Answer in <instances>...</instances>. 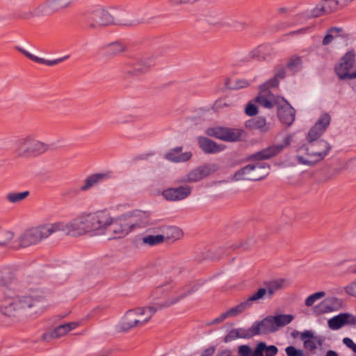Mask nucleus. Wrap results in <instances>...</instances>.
<instances>
[{
    "label": "nucleus",
    "mask_w": 356,
    "mask_h": 356,
    "mask_svg": "<svg viewBox=\"0 0 356 356\" xmlns=\"http://www.w3.org/2000/svg\"><path fill=\"white\" fill-rule=\"evenodd\" d=\"M49 145L38 139L35 134H28L19 138L15 145L14 152L19 158H30L43 154Z\"/></svg>",
    "instance_id": "423d86ee"
},
{
    "label": "nucleus",
    "mask_w": 356,
    "mask_h": 356,
    "mask_svg": "<svg viewBox=\"0 0 356 356\" xmlns=\"http://www.w3.org/2000/svg\"><path fill=\"white\" fill-rule=\"evenodd\" d=\"M97 210L83 211L70 221H57L51 223L53 234L61 232L72 237L86 234L96 235Z\"/></svg>",
    "instance_id": "f03ea898"
},
{
    "label": "nucleus",
    "mask_w": 356,
    "mask_h": 356,
    "mask_svg": "<svg viewBox=\"0 0 356 356\" xmlns=\"http://www.w3.org/2000/svg\"><path fill=\"white\" fill-rule=\"evenodd\" d=\"M343 343L347 347L350 348L354 353H356V343H355L351 339H350L348 337L343 338Z\"/></svg>",
    "instance_id": "bf43d9fd"
},
{
    "label": "nucleus",
    "mask_w": 356,
    "mask_h": 356,
    "mask_svg": "<svg viewBox=\"0 0 356 356\" xmlns=\"http://www.w3.org/2000/svg\"><path fill=\"white\" fill-rule=\"evenodd\" d=\"M238 353L240 356H252V349L248 345H241L238 348Z\"/></svg>",
    "instance_id": "4d7b16f0"
},
{
    "label": "nucleus",
    "mask_w": 356,
    "mask_h": 356,
    "mask_svg": "<svg viewBox=\"0 0 356 356\" xmlns=\"http://www.w3.org/2000/svg\"><path fill=\"white\" fill-rule=\"evenodd\" d=\"M314 337H316V336H314V332L310 330H305L300 334V339L303 341V343L305 342V340L313 339Z\"/></svg>",
    "instance_id": "052dcab7"
},
{
    "label": "nucleus",
    "mask_w": 356,
    "mask_h": 356,
    "mask_svg": "<svg viewBox=\"0 0 356 356\" xmlns=\"http://www.w3.org/2000/svg\"><path fill=\"white\" fill-rule=\"evenodd\" d=\"M252 164L248 165L241 170H238L235 173L234 177L237 181L239 180H250V181H258L261 179V176L259 175H252Z\"/></svg>",
    "instance_id": "2f4dec72"
},
{
    "label": "nucleus",
    "mask_w": 356,
    "mask_h": 356,
    "mask_svg": "<svg viewBox=\"0 0 356 356\" xmlns=\"http://www.w3.org/2000/svg\"><path fill=\"white\" fill-rule=\"evenodd\" d=\"M249 86V83L248 81L244 79H238L236 81V85L234 86V88H243Z\"/></svg>",
    "instance_id": "680f3d73"
},
{
    "label": "nucleus",
    "mask_w": 356,
    "mask_h": 356,
    "mask_svg": "<svg viewBox=\"0 0 356 356\" xmlns=\"http://www.w3.org/2000/svg\"><path fill=\"white\" fill-rule=\"evenodd\" d=\"M245 112L249 116H254L258 113L257 107L254 104L249 102L245 107Z\"/></svg>",
    "instance_id": "13d9d810"
},
{
    "label": "nucleus",
    "mask_w": 356,
    "mask_h": 356,
    "mask_svg": "<svg viewBox=\"0 0 356 356\" xmlns=\"http://www.w3.org/2000/svg\"><path fill=\"white\" fill-rule=\"evenodd\" d=\"M105 49L107 53L111 55H115L124 52L126 50V46L120 42H114L108 44L105 47Z\"/></svg>",
    "instance_id": "a18cd8bd"
},
{
    "label": "nucleus",
    "mask_w": 356,
    "mask_h": 356,
    "mask_svg": "<svg viewBox=\"0 0 356 356\" xmlns=\"http://www.w3.org/2000/svg\"><path fill=\"white\" fill-rule=\"evenodd\" d=\"M130 232L143 229L149 225L148 213L142 211H134L124 213Z\"/></svg>",
    "instance_id": "ddd939ff"
},
{
    "label": "nucleus",
    "mask_w": 356,
    "mask_h": 356,
    "mask_svg": "<svg viewBox=\"0 0 356 356\" xmlns=\"http://www.w3.org/2000/svg\"><path fill=\"white\" fill-rule=\"evenodd\" d=\"M302 64L303 62L300 56L293 55L289 58L286 67L293 72H298L302 69Z\"/></svg>",
    "instance_id": "79ce46f5"
},
{
    "label": "nucleus",
    "mask_w": 356,
    "mask_h": 356,
    "mask_svg": "<svg viewBox=\"0 0 356 356\" xmlns=\"http://www.w3.org/2000/svg\"><path fill=\"white\" fill-rule=\"evenodd\" d=\"M154 65V56L151 54L138 56L131 64L132 73L136 75L145 74L149 72Z\"/></svg>",
    "instance_id": "2eb2a0df"
},
{
    "label": "nucleus",
    "mask_w": 356,
    "mask_h": 356,
    "mask_svg": "<svg viewBox=\"0 0 356 356\" xmlns=\"http://www.w3.org/2000/svg\"><path fill=\"white\" fill-rule=\"evenodd\" d=\"M252 325L256 335L266 334L276 331L272 316H268L260 322L254 323Z\"/></svg>",
    "instance_id": "393cba45"
},
{
    "label": "nucleus",
    "mask_w": 356,
    "mask_h": 356,
    "mask_svg": "<svg viewBox=\"0 0 356 356\" xmlns=\"http://www.w3.org/2000/svg\"><path fill=\"white\" fill-rule=\"evenodd\" d=\"M129 233L124 214L114 218L107 209L97 210L96 235L107 234L109 238H122Z\"/></svg>",
    "instance_id": "7ed1b4c3"
},
{
    "label": "nucleus",
    "mask_w": 356,
    "mask_h": 356,
    "mask_svg": "<svg viewBox=\"0 0 356 356\" xmlns=\"http://www.w3.org/2000/svg\"><path fill=\"white\" fill-rule=\"evenodd\" d=\"M325 356H339L338 354L334 350H328Z\"/></svg>",
    "instance_id": "338daca9"
},
{
    "label": "nucleus",
    "mask_w": 356,
    "mask_h": 356,
    "mask_svg": "<svg viewBox=\"0 0 356 356\" xmlns=\"http://www.w3.org/2000/svg\"><path fill=\"white\" fill-rule=\"evenodd\" d=\"M84 22L87 29L99 30L113 24V18L108 11L99 7L86 13Z\"/></svg>",
    "instance_id": "6e6552de"
},
{
    "label": "nucleus",
    "mask_w": 356,
    "mask_h": 356,
    "mask_svg": "<svg viewBox=\"0 0 356 356\" xmlns=\"http://www.w3.org/2000/svg\"><path fill=\"white\" fill-rule=\"evenodd\" d=\"M81 323L78 321H72L61 324L44 335L46 339H56L67 335L71 331L78 327Z\"/></svg>",
    "instance_id": "6ab92c4d"
},
{
    "label": "nucleus",
    "mask_w": 356,
    "mask_h": 356,
    "mask_svg": "<svg viewBox=\"0 0 356 356\" xmlns=\"http://www.w3.org/2000/svg\"><path fill=\"white\" fill-rule=\"evenodd\" d=\"M269 88L264 86V84L262 85L261 86V92L256 98V102L259 105L266 108H271L277 104V99L268 90Z\"/></svg>",
    "instance_id": "412c9836"
},
{
    "label": "nucleus",
    "mask_w": 356,
    "mask_h": 356,
    "mask_svg": "<svg viewBox=\"0 0 356 356\" xmlns=\"http://www.w3.org/2000/svg\"><path fill=\"white\" fill-rule=\"evenodd\" d=\"M14 240V232L10 230L0 228V248H7L13 250Z\"/></svg>",
    "instance_id": "473e14b6"
},
{
    "label": "nucleus",
    "mask_w": 356,
    "mask_h": 356,
    "mask_svg": "<svg viewBox=\"0 0 356 356\" xmlns=\"http://www.w3.org/2000/svg\"><path fill=\"white\" fill-rule=\"evenodd\" d=\"M218 166L213 163H209L200 166L189 172L182 180L184 182H197L214 173Z\"/></svg>",
    "instance_id": "4468645a"
},
{
    "label": "nucleus",
    "mask_w": 356,
    "mask_h": 356,
    "mask_svg": "<svg viewBox=\"0 0 356 356\" xmlns=\"http://www.w3.org/2000/svg\"><path fill=\"white\" fill-rule=\"evenodd\" d=\"M340 307L339 300L336 298H327L314 308V312L319 315L337 310Z\"/></svg>",
    "instance_id": "5701e85b"
},
{
    "label": "nucleus",
    "mask_w": 356,
    "mask_h": 356,
    "mask_svg": "<svg viewBox=\"0 0 356 356\" xmlns=\"http://www.w3.org/2000/svg\"><path fill=\"white\" fill-rule=\"evenodd\" d=\"M309 30V28L307 27V28H305V29H299L298 31H293L291 32L290 34L291 35H296V34H305L307 33V31Z\"/></svg>",
    "instance_id": "e2e57ef3"
},
{
    "label": "nucleus",
    "mask_w": 356,
    "mask_h": 356,
    "mask_svg": "<svg viewBox=\"0 0 356 356\" xmlns=\"http://www.w3.org/2000/svg\"><path fill=\"white\" fill-rule=\"evenodd\" d=\"M30 195L29 191L22 192H9L6 195V200L10 204H19L24 201Z\"/></svg>",
    "instance_id": "e433bc0d"
},
{
    "label": "nucleus",
    "mask_w": 356,
    "mask_h": 356,
    "mask_svg": "<svg viewBox=\"0 0 356 356\" xmlns=\"http://www.w3.org/2000/svg\"><path fill=\"white\" fill-rule=\"evenodd\" d=\"M53 234L51 223L29 227L15 237L13 250H19L36 245Z\"/></svg>",
    "instance_id": "20e7f679"
},
{
    "label": "nucleus",
    "mask_w": 356,
    "mask_h": 356,
    "mask_svg": "<svg viewBox=\"0 0 356 356\" xmlns=\"http://www.w3.org/2000/svg\"><path fill=\"white\" fill-rule=\"evenodd\" d=\"M286 354L287 356H307L303 350L297 349L294 346H290L285 349Z\"/></svg>",
    "instance_id": "6e6d98bb"
},
{
    "label": "nucleus",
    "mask_w": 356,
    "mask_h": 356,
    "mask_svg": "<svg viewBox=\"0 0 356 356\" xmlns=\"http://www.w3.org/2000/svg\"><path fill=\"white\" fill-rule=\"evenodd\" d=\"M253 170L252 175H259L261 176V179H264L268 173L270 167L268 165L259 162L255 164H252Z\"/></svg>",
    "instance_id": "c03bdc74"
},
{
    "label": "nucleus",
    "mask_w": 356,
    "mask_h": 356,
    "mask_svg": "<svg viewBox=\"0 0 356 356\" xmlns=\"http://www.w3.org/2000/svg\"><path fill=\"white\" fill-rule=\"evenodd\" d=\"M254 330H253V325H252L249 329L245 330L243 328L235 329L230 332L229 337L236 336V337L240 338H250L253 336H255Z\"/></svg>",
    "instance_id": "37998d69"
},
{
    "label": "nucleus",
    "mask_w": 356,
    "mask_h": 356,
    "mask_svg": "<svg viewBox=\"0 0 356 356\" xmlns=\"http://www.w3.org/2000/svg\"><path fill=\"white\" fill-rule=\"evenodd\" d=\"M293 316L291 314L272 316V319L276 330H277L280 327H284L289 324L293 321Z\"/></svg>",
    "instance_id": "4c0bfd02"
},
{
    "label": "nucleus",
    "mask_w": 356,
    "mask_h": 356,
    "mask_svg": "<svg viewBox=\"0 0 356 356\" xmlns=\"http://www.w3.org/2000/svg\"><path fill=\"white\" fill-rule=\"evenodd\" d=\"M206 134L224 141L234 142L240 138L241 136V131L237 129L215 127L208 128L206 130Z\"/></svg>",
    "instance_id": "f8f14e48"
},
{
    "label": "nucleus",
    "mask_w": 356,
    "mask_h": 356,
    "mask_svg": "<svg viewBox=\"0 0 356 356\" xmlns=\"http://www.w3.org/2000/svg\"><path fill=\"white\" fill-rule=\"evenodd\" d=\"M323 341L321 337H316L313 339H308L307 340H305L304 347L307 350H310L311 352H314L318 346H321L322 345Z\"/></svg>",
    "instance_id": "de8ad7c7"
},
{
    "label": "nucleus",
    "mask_w": 356,
    "mask_h": 356,
    "mask_svg": "<svg viewBox=\"0 0 356 356\" xmlns=\"http://www.w3.org/2000/svg\"><path fill=\"white\" fill-rule=\"evenodd\" d=\"M190 293V291L179 293L170 284L158 286L154 291V296L161 300L158 302L159 308L170 307Z\"/></svg>",
    "instance_id": "1a4fd4ad"
},
{
    "label": "nucleus",
    "mask_w": 356,
    "mask_h": 356,
    "mask_svg": "<svg viewBox=\"0 0 356 356\" xmlns=\"http://www.w3.org/2000/svg\"><path fill=\"white\" fill-rule=\"evenodd\" d=\"M331 149L330 145L324 140H308V143L297 150L296 159L299 163L313 165L322 161Z\"/></svg>",
    "instance_id": "39448f33"
},
{
    "label": "nucleus",
    "mask_w": 356,
    "mask_h": 356,
    "mask_svg": "<svg viewBox=\"0 0 356 356\" xmlns=\"http://www.w3.org/2000/svg\"><path fill=\"white\" fill-rule=\"evenodd\" d=\"M285 76V70L284 68L281 67L279 69L275 74V76L264 83V86L267 88H273L276 87L279 84V79H283Z\"/></svg>",
    "instance_id": "09e8293b"
},
{
    "label": "nucleus",
    "mask_w": 356,
    "mask_h": 356,
    "mask_svg": "<svg viewBox=\"0 0 356 356\" xmlns=\"http://www.w3.org/2000/svg\"><path fill=\"white\" fill-rule=\"evenodd\" d=\"M264 286L267 290V298H271L277 291L286 288L288 282L284 279L279 278L264 282Z\"/></svg>",
    "instance_id": "bb28decb"
},
{
    "label": "nucleus",
    "mask_w": 356,
    "mask_h": 356,
    "mask_svg": "<svg viewBox=\"0 0 356 356\" xmlns=\"http://www.w3.org/2000/svg\"><path fill=\"white\" fill-rule=\"evenodd\" d=\"M241 313L242 312L240 310V309L238 308V305H236V306L229 309L226 312L220 314L218 317H216L213 320H212L209 324V325H215V324L220 323L223 322L225 319L230 318V317L236 316L241 314Z\"/></svg>",
    "instance_id": "72a5a7b5"
},
{
    "label": "nucleus",
    "mask_w": 356,
    "mask_h": 356,
    "mask_svg": "<svg viewBox=\"0 0 356 356\" xmlns=\"http://www.w3.org/2000/svg\"><path fill=\"white\" fill-rule=\"evenodd\" d=\"M224 105L225 106H228V104H226L225 102H224V100H222V99H219V100L216 101V103H215V106L217 108L222 107Z\"/></svg>",
    "instance_id": "0e129e2a"
},
{
    "label": "nucleus",
    "mask_w": 356,
    "mask_h": 356,
    "mask_svg": "<svg viewBox=\"0 0 356 356\" xmlns=\"http://www.w3.org/2000/svg\"><path fill=\"white\" fill-rule=\"evenodd\" d=\"M278 349L275 346H267L264 342H259L252 350V356H275L277 355Z\"/></svg>",
    "instance_id": "7c9ffc66"
},
{
    "label": "nucleus",
    "mask_w": 356,
    "mask_h": 356,
    "mask_svg": "<svg viewBox=\"0 0 356 356\" xmlns=\"http://www.w3.org/2000/svg\"><path fill=\"white\" fill-rule=\"evenodd\" d=\"M341 31L342 29L340 28L332 27L329 29L322 40V44L323 46H327L332 43L333 40L340 35Z\"/></svg>",
    "instance_id": "ea45409f"
},
{
    "label": "nucleus",
    "mask_w": 356,
    "mask_h": 356,
    "mask_svg": "<svg viewBox=\"0 0 356 356\" xmlns=\"http://www.w3.org/2000/svg\"><path fill=\"white\" fill-rule=\"evenodd\" d=\"M327 14L326 9L323 1L317 4L311 11V16L313 17H318Z\"/></svg>",
    "instance_id": "864d4df0"
},
{
    "label": "nucleus",
    "mask_w": 356,
    "mask_h": 356,
    "mask_svg": "<svg viewBox=\"0 0 356 356\" xmlns=\"http://www.w3.org/2000/svg\"><path fill=\"white\" fill-rule=\"evenodd\" d=\"M16 49L18 51H19L20 53H22L23 55H24L26 57L29 58L30 60H31L35 63H38L44 64L47 66H54L56 65H58V64L65 61V60H67L70 58L69 55H66L65 56H63V57H60V58H56V59H54L52 60H46L42 58L36 56L32 54L31 53L29 52L28 51L25 50L22 47H17Z\"/></svg>",
    "instance_id": "b1692460"
},
{
    "label": "nucleus",
    "mask_w": 356,
    "mask_h": 356,
    "mask_svg": "<svg viewBox=\"0 0 356 356\" xmlns=\"http://www.w3.org/2000/svg\"><path fill=\"white\" fill-rule=\"evenodd\" d=\"M165 241V236L163 234L147 235L142 238V243L149 246L157 245Z\"/></svg>",
    "instance_id": "58836bf2"
},
{
    "label": "nucleus",
    "mask_w": 356,
    "mask_h": 356,
    "mask_svg": "<svg viewBox=\"0 0 356 356\" xmlns=\"http://www.w3.org/2000/svg\"><path fill=\"white\" fill-rule=\"evenodd\" d=\"M339 3L341 4V7L343 8L346 6L348 3L353 1L354 0H339Z\"/></svg>",
    "instance_id": "69168bd1"
},
{
    "label": "nucleus",
    "mask_w": 356,
    "mask_h": 356,
    "mask_svg": "<svg viewBox=\"0 0 356 356\" xmlns=\"http://www.w3.org/2000/svg\"><path fill=\"white\" fill-rule=\"evenodd\" d=\"M323 3L327 14L341 8L339 0H324Z\"/></svg>",
    "instance_id": "3c124183"
},
{
    "label": "nucleus",
    "mask_w": 356,
    "mask_h": 356,
    "mask_svg": "<svg viewBox=\"0 0 356 356\" xmlns=\"http://www.w3.org/2000/svg\"><path fill=\"white\" fill-rule=\"evenodd\" d=\"M289 138H286L284 145H275L270 146L253 154L252 158L256 160L268 159L280 153L285 146H287L289 144Z\"/></svg>",
    "instance_id": "aec40b11"
},
{
    "label": "nucleus",
    "mask_w": 356,
    "mask_h": 356,
    "mask_svg": "<svg viewBox=\"0 0 356 356\" xmlns=\"http://www.w3.org/2000/svg\"><path fill=\"white\" fill-rule=\"evenodd\" d=\"M190 293V291L179 293L170 284L158 286L154 291V296L161 300L158 302L159 308L170 307Z\"/></svg>",
    "instance_id": "9d476101"
},
{
    "label": "nucleus",
    "mask_w": 356,
    "mask_h": 356,
    "mask_svg": "<svg viewBox=\"0 0 356 356\" xmlns=\"http://www.w3.org/2000/svg\"><path fill=\"white\" fill-rule=\"evenodd\" d=\"M108 173H96L87 177L83 181L79 190L81 192H86L96 186L100 181L109 178Z\"/></svg>",
    "instance_id": "cd10ccee"
},
{
    "label": "nucleus",
    "mask_w": 356,
    "mask_h": 356,
    "mask_svg": "<svg viewBox=\"0 0 356 356\" xmlns=\"http://www.w3.org/2000/svg\"><path fill=\"white\" fill-rule=\"evenodd\" d=\"M265 296L267 297V290L265 289L264 286L259 288L255 292L252 293L246 300L239 303L238 305V308L243 313L244 311L250 308L253 302H257L263 299Z\"/></svg>",
    "instance_id": "a878e982"
},
{
    "label": "nucleus",
    "mask_w": 356,
    "mask_h": 356,
    "mask_svg": "<svg viewBox=\"0 0 356 356\" xmlns=\"http://www.w3.org/2000/svg\"><path fill=\"white\" fill-rule=\"evenodd\" d=\"M351 272L356 274V268H353ZM344 290L348 295L356 298V280L346 286Z\"/></svg>",
    "instance_id": "5fc2aeb1"
},
{
    "label": "nucleus",
    "mask_w": 356,
    "mask_h": 356,
    "mask_svg": "<svg viewBox=\"0 0 356 356\" xmlns=\"http://www.w3.org/2000/svg\"><path fill=\"white\" fill-rule=\"evenodd\" d=\"M250 123L252 124V127L259 129L262 132H266L269 129L268 125L267 124L264 118L258 117L252 120Z\"/></svg>",
    "instance_id": "8fccbe9b"
},
{
    "label": "nucleus",
    "mask_w": 356,
    "mask_h": 356,
    "mask_svg": "<svg viewBox=\"0 0 356 356\" xmlns=\"http://www.w3.org/2000/svg\"><path fill=\"white\" fill-rule=\"evenodd\" d=\"M241 313L242 312L240 310V309L238 308V305H236V306L229 309L226 312L220 314L218 317H216L213 320H212L209 324V325H215V324L220 323L223 322L225 319L230 318V317L236 316L241 314Z\"/></svg>",
    "instance_id": "f704fd0d"
},
{
    "label": "nucleus",
    "mask_w": 356,
    "mask_h": 356,
    "mask_svg": "<svg viewBox=\"0 0 356 356\" xmlns=\"http://www.w3.org/2000/svg\"><path fill=\"white\" fill-rule=\"evenodd\" d=\"M331 118L327 113L322 114L314 127L309 130L307 140H317L326 130L330 123Z\"/></svg>",
    "instance_id": "dca6fc26"
},
{
    "label": "nucleus",
    "mask_w": 356,
    "mask_h": 356,
    "mask_svg": "<svg viewBox=\"0 0 356 356\" xmlns=\"http://www.w3.org/2000/svg\"><path fill=\"white\" fill-rule=\"evenodd\" d=\"M330 329L337 330L346 325H356V317L348 313H341L327 321Z\"/></svg>",
    "instance_id": "f3484780"
},
{
    "label": "nucleus",
    "mask_w": 356,
    "mask_h": 356,
    "mask_svg": "<svg viewBox=\"0 0 356 356\" xmlns=\"http://www.w3.org/2000/svg\"><path fill=\"white\" fill-rule=\"evenodd\" d=\"M156 310L157 308L154 306L129 309L122 317L119 326L123 331L142 327L149 322Z\"/></svg>",
    "instance_id": "0eeeda50"
},
{
    "label": "nucleus",
    "mask_w": 356,
    "mask_h": 356,
    "mask_svg": "<svg viewBox=\"0 0 356 356\" xmlns=\"http://www.w3.org/2000/svg\"><path fill=\"white\" fill-rule=\"evenodd\" d=\"M355 64V53L353 50L347 51L334 67V71L340 80L356 79V70L351 71Z\"/></svg>",
    "instance_id": "9b49d317"
},
{
    "label": "nucleus",
    "mask_w": 356,
    "mask_h": 356,
    "mask_svg": "<svg viewBox=\"0 0 356 356\" xmlns=\"http://www.w3.org/2000/svg\"><path fill=\"white\" fill-rule=\"evenodd\" d=\"M0 286L3 287L0 312L3 316L13 318H35L46 309L47 301L42 294L20 293L22 283L13 268H0Z\"/></svg>",
    "instance_id": "f257e3e1"
},
{
    "label": "nucleus",
    "mask_w": 356,
    "mask_h": 356,
    "mask_svg": "<svg viewBox=\"0 0 356 356\" xmlns=\"http://www.w3.org/2000/svg\"><path fill=\"white\" fill-rule=\"evenodd\" d=\"M252 56H259L262 59H266L267 57L273 54V49L267 45H261L257 49L252 51Z\"/></svg>",
    "instance_id": "49530a36"
},
{
    "label": "nucleus",
    "mask_w": 356,
    "mask_h": 356,
    "mask_svg": "<svg viewBox=\"0 0 356 356\" xmlns=\"http://www.w3.org/2000/svg\"><path fill=\"white\" fill-rule=\"evenodd\" d=\"M197 141L202 151L207 154L218 153L224 149L222 145H218L216 143L206 137H198Z\"/></svg>",
    "instance_id": "c756f323"
},
{
    "label": "nucleus",
    "mask_w": 356,
    "mask_h": 356,
    "mask_svg": "<svg viewBox=\"0 0 356 356\" xmlns=\"http://www.w3.org/2000/svg\"><path fill=\"white\" fill-rule=\"evenodd\" d=\"M325 296V293L324 291H318L314 293L310 296H309L306 299L305 304L307 307L312 306L316 301L324 298Z\"/></svg>",
    "instance_id": "603ef678"
},
{
    "label": "nucleus",
    "mask_w": 356,
    "mask_h": 356,
    "mask_svg": "<svg viewBox=\"0 0 356 356\" xmlns=\"http://www.w3.org/2000/svg\"><path fill=\"white\" fill-rule=\"evenodd\" d=\"M213 350H207L204 352V356H209V355H211L213 353Z\"/></svg>",
    "instance_id": "774afa93"
},
{
    "label": "nucleus",
    "mask_w": 356,
    "mask_h": 356,
    "mask_svg": "<svg viewBox=\"0 0 356 356\" xmlns=\"http://www.w3.org/2000/svg\"><path fill=\"white\" fill-rule=\"evenodd\" d=\"M70 3L71 0H48L47 1V6L54 12L66 8Z\"/></svg>",
    "instance_id": "a19ab883"
},
{
    "label": "nucleus",
    "mask_w": 356,
    "mask_h": 356,
    "mask_svg": "<svg viewBox=\"0 0 356 356\" xmlns=\"http://www.w3.org/2000/svg\"><path fill=\"white\" fill-rule=\"evenodd\" d=\"M191 193L189 186L170 188L163 191L162 195L168 201H179L186 198Z\"/></svg>",
    "instance_id": "a211bd4d"
},
{
    "label": "nucleus",
    "mask_w": 356,
    "mask_h": 356,
    "mask_svg": "<svg viewBox=\"0 0 356 356\" xmlns=\"http://www.w3.org/2000/svg\"><path fill=\"white\" fill-rule=\"evenodd\" d=\"M181 151L182 148L181 147L172 149L166 153L165 159L175 163L188 161L192 156V153L191 152L182 153Z\"/></svg>",
    "instance_id": "c85d7f7f"
},
{
    "label": "nucleus",
    "mask_w": 356,
    "mask_h": 356,
    "mask_svg": "<svg viewBox=\"0 0 356 356\" xmlns=\"http://www.w3.org/2000/svg\"><path fill=\"white\" fill-rule=\"evenodd\" d=\"M165 240L172 242L177 241L182 238L184 233L182 230L177 227L170 226L166 227L164 231Z\"/></svg>",
    "instance_id": "c9c22d12"
},
{
    "label": "nucleus",
    "mask_w": 356,
    "mask_h": 356,
    "mask_svg": "<svg viewBox=\"0 0 356 356\" xmlns=\"http://www.w3.org/2000/svg\"><path fill=\"white\" fill-rule=\"evenodd\" d=\"M277 115L283 124L290 126L295 120L296 111L286 102L282 105L278 106Z\"/></svg>",
    "instance_id": "4be33fe9"
}]
</instances>
